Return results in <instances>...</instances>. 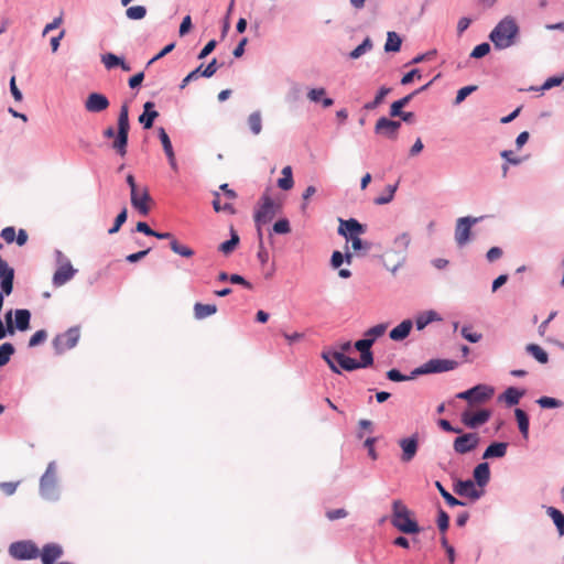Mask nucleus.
<instances>
[{
	"instance_id": "obj_56",
	"label": "nucleus",
	"mask_w": 564,
	"mask_h": 564,
	"mask_svg": "<svg viewBox=\"0 0 564 564\" xmlns=\"http://www.w3.org/2000/svg\"><path fill=\"white\" fill-rule=\"evenodd\" d=\"M273 231L275 234H280V235L289 234L291 231V226H290L289 220L285 218L278 220L273 225Z\"/></svg>"
},
{
	"instance_id": "obj_1",
	"label": "nucleus",
	"mask_w": 564,
	"mask_h": 564,
	"mask_svg": "<svg viewBox=\"0 0 564 564\" xmlns=\"http://www.w3.org/2000/svg\"><path fill=\"white\" fill-rule=\"evenodd\" d=\"M129 129H130L129 106L127 102H123L120 107V112L118 116L117 131L115 130L113 127H108L102 132V134L106 139H113L111 148L120 156H124L127 154Z\"/></svg>"
},
{
	"instance_id": "obj_52",
	"label": "nucleus",
	"mask_w": 564,
	"mask_h": 564,
	"mask_svg": "<svg viewBox=\"0 0 564 564\" xmlns=\"http://www.w3.org/2000/svg\"><path fill=\"white\" fill-rule=\"evenodd\" d=\"M101 61L107 69H111L120 65L121 57H118L112 53H107L101 56Z\"/></svg>"
},
{
	"instance_id": "obj_35",
	"label": "nucleus",
	"mask_w": 564,
	"mask_h": 564,
	"mask_svg": "<svg viewBox=\"0 0 564 564\" xmlns=\"http://www.w3.org/2000/svg\"><path fill=\"white\" fill-rule=\"evenodd\" d=\"M411 242V238L409 234L403 232L398 236L393 241V251L400 254H404L408 250V247Z\"/></svg>"
},
{
	"instance_id": "obj_31",
	"label": "nucleus",
	"mask_w": 564,
	"mask_h": 564,
	"mask_svg": "<svg viewBox=\"0 0 564 564\" xmlns=\"http://www.w3.org/2000/svg\"><path fill=\"white\" fill-rule=\"evenodd\" d=\"M14 316H15L14 329L18 328L19 330H22V332L29 329L31 314L28 310H24V308L17 310L14 312Z\"/></svg>"
},
{
	"instance_id": "obj_64",
	"label": "nucleus",
	"mask_w": 564,
	"mask_h": 564,
	"mask_svg": "<svg viewBox=\"0 0 564 564\" xmlns=\"http://www.w3.org/2000/svg\"><path fill=\"white\" fill-rule=\"evenodd\" d=\"M203 65H199L197 68L192 70L183 80L181 84V89L185 88L187 84L194 79H197L200 76Z\"/></svg>"
},
{
	"instance_id": "obj_6",
	"label": "nucleus",
	"mask_w": 564,
	"mask_h": 564,
	"mask_svg": "<svg viewBox=\"0 0 564 564\" xmlns=\"http://www.w3.org/2000/svg\"><path fill=\"white\" fill-rule=\"evenodd\" d=\"M279 212L280 205L275 204L270 196L264 195L260 208L254 214L259 238L262 236L261 225L270 223Z\"/></svg>"
},
{
	"instance_id": "obj_9",
	"label": "nucleus",
	"mask_w": 564,
	"mask_h": 564,
	"mask_svg": "<svg viewBox=\"0 0 564 564\" xmlns=\"http://www.w3.org/2000/svg\"><path fill=\"white\" fill-rule=\"evenodd\" d=\"M457 367V362L455 360L449 359H432L424 364L422 367L415 369L413 375H423V373H433V372H444L453 370Z\"/></svg>"
},
{
	"instance_id": "obj_57",
	"label": "nucleus",
	"mask_w": 564,
	"mask_h": 564,
	"mask_svg": "<svg viewBox=\"0 0 564 564\" xmlns=\"http://www.w3.org/2000/svg\"><path fill=\"white\" fill-rule=\"evenodd\" d=\"M463 337L470 343H478L481 339V334L471 332V327L464 326L462 328Z\"/></svg>"
},
{
	"instance_id": "obj_26",
	"label": "nucleus",
	"mask_w": 564,
	"mask_h": 564,
	"mask_svg": "<svg viewBox=\"0 0 564 564\" xmlns=\"http://www.w3.org/2000/svg\"><path fill=\"white\" fill-rule=\"evenodd\" d=\"M412 322L410 319H405L402 323H400L397 327H394L390 332V338L393 340H402L410 334V330L412 329Z\"/></svg>"
},
{
	"instance_id": "obj_62",
	"label": "nucleus",
	"mask_w": 564,
	"mask_h": 564,
	"mask_svg": "<svg viewBox=\"0 0 564 564\" xmlns=\"http://www.w3.org/2000/svg\"><path fill=\"white\" fill-rule=\"evenodd\" d=\"M15 228L10 226L3 228L0 236L7 243H12L15 240Z\"/></svg>"
},
{
	"instance_id": "obj_22",
	"label": "nucleus",
	"mask_w": 564,
	"mask_h": 564,
	"mask_svg": "<svg viewBox=\"0 0 564 564\" xmlns=\"http://www.w3.org/2000/svg\"><path fill=\"white\" fill-rule=\"evenodd\" d=\"M476 390L475 394L471 397V406L481 404L488 401L494 395V388L486 384H478L473 388Z\"/></svg>"
},
{
	"instance_id": "obj_54",
	"label": "nucleus",
	"mask_w": 564,
	"mask_h": 564,
	"mask_svg": "<svg viewBox=\"0 0 564 564\" xmlns=\"http://www.w3.org/2000/svg\"><path fill=\"white\" fill-rule=\"evenodd\" d=\"M490 52V45L488 43H481L474 47L470 53V57L473 58H481L486 56Z\"/></svg>"
},
{
	"instance_id": "obj_8",
	"label": "nucleus",
	"mask_w": 564,
	"mask_h": 564,
	"mask_svg": "<svg viewBox=\"0 0 564 564\" xmlns=\"http://www.w3.org/2000/svg\"><path fill=\"white\" fill-rule=\"evenodd\" d=\"M57 487V470L56 464L51 462L40 481L41 495L46 499H52L56 495Z\"/></svg>"
},
{
	"instance_id": "obj_50",
	"label": "nucleus",
	"mask_w": 564,
	"mask_h": 564,
	"mask_svg": "<svg viewBox=\"0 0 564 564\" xmlns=\"http://www.w3.org/2000/svg\"><path fill=\"white\" fill-rule=\"evenodd\" d=\"M159 138L161 140V143H162V147H163V150H164L166 156H172V154L174 153V150H173L170 137L167 135L164 128L159 129Z\"/></svg>"
},
{
	"instance_id": "obj_10",
	"label": "nucleus",
	"mask_w": 564,
	"mask_h": 564,
	"mask_svg": "<svg viewBox=\"0 0 564 564\" xmlns=\"http://www.w3.org/2000/svg\"><path fill=\"white\" fill-rule=\"evenodd\" d=\"M479 218L462 217L457 219L455 227V240L459 247L465 246L470 238L471 226L475 225Z\"/></svg>"
},
{
	"instance_id": "obj_11",
	"label": "nucleus",
	"mask_w": 564,
	"mask_h": 564,
	"mask_svg": "<svg viewBox=\"0 0 564 564\" xmlns=\"http://www.w3.org/2000/svg\"><path fill=\"white\" fill-rule=\"evenodd\" d=\"M479 440L477 433H465L454 440L453 448L457 454H467L478 446Z\"/></svg>"
},
{
	"instance_id": "obj_33",
	"label": "nucleus",
	"mask_w": 564,
	"mask_h": 564,
	"mask_svg": "<svg viewBox=\"0 0 564 564\" xmlns=\"http://www.w3.org/2000/svg\"><path fill=\"white\" fill-rule=\"evenodd\" d=\"M239 236L238 234L231 228V238L223 243L219 245L218 250L223 252L225 256L230 254L239 245Z\"/></svg>"
},
{
	"instance_id": "obj_45",
	"label": "nucleus",
	"mask_w": 564,
	"mask_h": 564,
	"mask_svg": "<svg viewBox=\"0 0 564 564\" xmlns=\"http://www.w3.org/2000/svg\"><path fill=\"white\" fill-rule=\"evenodd\" d=\"M14 270L8 272L1 278V292L3 295H10L13 290Z\"/></svg>"
},
{
	"instance_id": "obj_15",
	"label": "nucleus",
	"mask_w": 564,
	"mask_h": 564,
	"mask_svg": "<svg viewBox=\"0 0 564 564\" xmlns=\"http://www.w3.org/2000/svg\"><path fill=\"white\" fill-rule=\"evenodd\" d=\"M366 231L364 225H361L355 218H350L348 220H339L338 234L344 236L347 240L355 237L360 236Z\"/></svg>"
},
{
	"instance_id": "obj_25",
	"label": "nucleus",
	"mask_w": 564,
	"mask_h": 564,
	"mask_svg": "<svg viewBox=\"0 0 564 564\" xmlns=\"http://www.w3.org/2000/svg\"><path fill=\"white\" fill-rule=\"evenodd\" d=\"M307 98L313 102H322L324 108H328L334 105V100L326 97L325 88H313L308 90Z\"/></svg>"
},
{
	"instance_id": "obj_47",
	"label": "nucleus",
	"mask_w": 564,
	"mask_h": 564,
	"mask_svg": "<svg viewBox=\"0 0 564 564\" xmlns=\"http://www.w3.org/2000/svg\"><path fill=\"white\" fill-rule=\"evenodd\" d=\"M14 354V347L10 343L0 346V367L9 362L10 357Z\"/></svg>"
},
{
	"instance_id": "obj_49",
	"label": "nucleus",
	"mask_w": 564,
	"mask_h": 564,
	"mask_svg": "<svg viewBox=\"0 0 564 564\" xmlns=\"http://www.w3.org/2000/svg\"><path fill=\"white\" fill-rule=\"evenodd\" d=\"M351 241V248L356 252L367 253L370 250V242L364 241L359 236H355L349 239Z\"/></svg>"
},
{
	"instance_id": "obj_51",
	"label": "nucleus",
	"mask_w": 564,
	"mask_h": 564,
	"mask_svg": "<svg viewBox=\"0 0 564 564\" xmlns=\"http://www.w3.org/2000/svg\"><path fill=\"white\" fill-rule=\"evenodd\" d=\"M213 207L215 209V212H227L229 214H234L235 213V208L232 206L231 203H221L220 202V197H219V194L218 193H215V198L213 200Z\"/></svg>"
},
{
	"instance_id": "obj_53",
	"label": "nucleus",
	"mask_w": 564,
	"mask_h": 564,
	"mask_svg": "<svg viewBox=\"0 0 564 564\" xmlns=\"http://www.w3.org/2000/svg\"><path fill=\"white\" fill-rule=\"evenodd\" d=\"M127 220V208H123L118 216L116 217L113 226L108 230L110 235L116 234L119 231L120 227L126 223Z\"/></svg>"
},
{
	"instance_id": "obj_39",
	"label": "nucleus",
	"mask_w": 564,
	"mask_h": 564,
	"mask_svg": "<svg viewBox=\"0 0 564 564\" xmlns=\"http://www.w3.org/2000/svg\"><path fill=\"white\" fill-rule=\"evenodd\" d=\"M546 512L552 518L560 535H564V514L554 507H549Z\"/></svg>"
},
{
	"instance_id": "obj_4",
	"label": "nucleus",
	"mask_w": 564,
	"mask_h": 564,
	"mask_svg": "<svg viewBox=\"0 0 564 564\" xmlns=\"http://www.w3.org/2000/svg\"><path fill=\"white\" fill-rule=\"evenodd\" d=\"M322 356H323V359L327 362L329 368L335 373H340V370L338 369V367L336 366L335 362H337L343 369H345L347 371H352V370H356L359 368H365L364 366H361V360L357 361L354 358L347 357L343 352L327 351V352H323Z\"/></svg>"
},
{
	"instance_id": "obj_24",
	"label": "nucleus",
	"mask_w": 564,
	"mask_h": 564,
	"mask_svg": "<svg viewBox=\"0 0 564 564\" xmlns=\"http://www.w3.org/2000/svg\"><path fill=\"white\" fill-rule=\"evenodd\" d=\"M429 86L425 85L423 87H421L420 89L406 95L405 97L392 102L391 107H390V116L391 117H397L399 115H402V109L411 101V99L416 95L419 94L420 91H423L424 89H426V87Z\"/></svg>"
},
{
	"instance_id": "obj_55",
	"label": "nucleus",
	"mask_w": 564,
	"mask_h": 564,
	"mask_svg": "<svg viewBox=\"0 0 564 564\" xmlns=\"http://www.w3.org/2000/svg\"><path fill=\"white\" fill-rule=\"evenodd\" d=\"M46 338H47V333H46V330H44V329H40V330L35 332V333L31 336V338H30V340H29V346H30V347H35V346H37V345L42 344L43 341H45V340H46Z\"/></svg>"
},
{
	"instance_id": "obj_29",
	"label": "nucleus",
	"mask_w": 564,
	"mask_h": 564,
	"mask_svg": "<svg viewBox=\"0 0 564 564\" xmlns=\"http://www.w3.org/2000/svg\"><path fill=\"white\" fill-rule=\"evenodd\" d=\"M216 312L217 306L215 304L196 303L194 305V316L197 319H204L210 315H214Z\"/></svg>"
},
{
	"instance_id": "obj_12",
	"label": "nucleus",
	"mask_w": 564,
	"mask_h": 564,
	"mask_svg": "<svg viewBox=\"0 0 564 564\" xmlns=\"http://www.w3.org/2000/svg\"><path fill=\"white\" fill-rule=\"evenodd\" d=\"M400 127L401 123L399 121L381 117L376 122L375 132L388 139L394 140L398 137Z\"/></svg>"
},
{
	"instance_id": "obj_28",
	"label": "nucleus",
	"mask_w": 564,
	"mask_h": 564,
	"mask_svg": "<svg viewBox=\"0 0 564 564\" xmlns=\"http://www.w3.org/2000/svg\"><path fill=\"white\" fill-rule=\"evenodd\" d=\"M523 395L524 391L518 390L514 387H510L499 397V399L505 400L507 405L512 406L518 404Z\"/></svg>"
},
{
	"instance_id": "obj_2",
	"label": "nucleus",
	"mask_w": 564,
	"mask_h": 564,
	"mask_svg": "<svg viewBox=\"0 0 564 564\" xmlns=\"http://www.w3.org/2000/svg\"><path fill=\"white\" fill-rule=\"evenodd\" d=\"M519 35V26L512 17L503 18L491 31L489 39L498 50L512 46Z\"/></svg>"
},
{
	"instance_id": "obj_19",
	"label": "nucleus",
	"mask_w": 564,
	"mask_h": 564,
	"mask_svg": "<svg viewBox=\"0 0 564 564\" xmlns=\"http://www.w3.org/2000/svg\"><path fill=\"white\" fill-rule=\"evenodd\" d=\"M63 553V547L59 544L47 543L40 550L39 556L41 557L42 564H54L62 557Z\"/></svg>"
},
{
	"instance_id": "obj_20",
	"label": "nucleus",
	"mask_w": 564,
	"mask_h": 564,
	"mask_svg": "<svg viewBox=\"0 0 564 564\" xmlns=\"http://www.w3.org/2000/svg\"><path fill=\"white\" fill-rule=\"evenodd\" d=\"M372 345L371 339H367L366 337L355 343V348L360 351L361 366L364 367H369L373 364V356L370 350Z\"/></svg>"
},
{
	"instance_id": "obj_63",
	"label": "nucleus",
	"mask_w": 564,
	"mask_h": 564,
	"mask_svg": "<svg viewBox=\"0 0 564 564\" xmlns=\"http://www.w3.org/2000/svg\"><path fill=\"white\" fill-rule=\"evenodd\" d=\"M217 59L213 58L205 68L202 67L200 76L209 78L217 72Z\"/></svg>"
},
{
	"instance_id": "obj_61",
	"label": "nucleus",
	"mask_w": 564,
	"mask_h": 564,
	"mask_svg": "<svg viewBox=\"0 0 564 564\" xmlns=\"http://www.w3.org/2000/svg\"><path fill=\"white\" fill-rule=\"evenodd\" d=\"M564 80V76H553L547 78L544 84L542 85V90L551 89L552 87L560 86Z\"/></svg>"
},
{
	"instance_id": "obj_41",
	"label": "nucleus",
	"mask_w": 564,
	"mask_h": 564,
	"mask_svg": "<svg viewBox=\"0 0 564 564\" xmlns=\"http://www.w3.org/2000/svg\"><path fill=\"white\" fill-rule=\"evenodd\" d=\"M248 124L253 134H259L262 130V117L260 111H254L248 117Z\"/></svg>"
},
{
	"instance_id": "obj_32",
	"label": "nucleus",
	"mask_w": 564,
	"mask_h": 564,
	"mask_svg": "<svg viewBox=\"0 0 564 564\" xmlns=\"http://www.w3.org/2000/svg\"><path fill=\"white\" fill-rule=\"evenodd\" d=\"M281 174L282 177L278 180V186L283 191H290L294 185L292 167L290 165L284 166Z\"/></svg>"
},
{
	"instance_id": "obj_44",
	"label": "nucleus",
	"mask_w": 564,
	"mask_h": 564,
	"mask_svg": "<svg viewBox=\"0 0 564 564\" xmlns=\"http://www.w3.org/2000/svg\"><path fill=\"white\" fill-rule=\"evenodd\" d=\"M372 48V42L369 37H366L364 42L358 45L355 50H352L349 54L350 58L357 59L362 56L365 53Z\"/></svg>"
},
{
	"instance_id": "obj_30",
	"label": "nucleus",
	"mask_w": 564,
	"mask_h": 564,
	"mask_svg": "<svg viewBox=\"0 0 564 564\" xmlns=\"http://www.w3.org/2000/svg\"><path fill=\"white\" fill-rule=\"evenodd\" d=\"M507 443H492L486 448L482 458L503 457L507 453Z\"/></svg>"
},
{
	"instance_id": "obj_7",
	"label": "nucleus",
	"mask_w": 564,
	"mask_h": 564,
	"mask_svg": "<svg viewBox=\"0 0 564 564\" xmlns=\"http://www.w3.org/2000/svg\"><path fill=\"white\" fill-rule=\"evenodd\" d=\"M80 337V328L78 326H74L68 328L63 334H58L53 339V347L57 354H63L66 350L74 348Z\"/></svg>"
},
{
	"instance_id": "obj_42",
	"label": "nucleus",
	"mask_w": 564,
	"mask_h": 564,
	"mask_svg": "<svg viewBox=\"0 0 564 564\" xmlns=\"http://www.w3.org/2000/svg\"><path fill=\"white\" fill-rule=\"evenodd\" d=\"M387 328H388L387 324H378V325L372 326L369 329H367L365 333V337L367 339H371V343L373 344L377 338L384 335Z\"/></svg>"
},
{
	"instance_id": "obj_60",
	"label": "nucleus",
	"mask_w": 564,
	"mask_h": 564,
	"mask_svg": "<svg viewBox=\"0 0 564 564\" xmlns=\"http://www.w3.org/2000/svg\"><path fill=\"white\" fill-rule=\"evenodd\" d=\"M538 403L545 409L558 408L561 405V401L551 397H542L538 400Z\"/></svg>"
},
{
	"instance_id": "obj_43",
	"label": "nucleus",
	"mask_w": 564,
	"mask_h": 564,
	"mask_svg": "<svg viewBox=\"0 0 564 564\" xmlns=\"http://www.w3.org/2000/svg\"><path fill=\"white\" fill-rule=\"evenodd\" d=\"M391 91L388 87H381L379 91L377 93L375 99L370 102H367L364 108L367 110H373L376 109L384 99V97Z\"/></svg>"
},
{
	"instance_id": "obj_14",
	"label": "nucleus",
	"mask_w": 564,
	"mask_h": 564,
	"mask_svg": "<svg viewBox=\"0 0 564 564\" xmlns=\"http://www.w3.org/2000/svg\"><path fill=\"white\" fill-rule=\"evenodd\" d=\"M152 198L147 187H142L131 193V205L142 215L147 216L150 212Z\"/></svg>"
},
{
	"instance_id": "obj_3",
	"label": "nucleus",
	"mask_w": 564,
	"mask_h": 564,
	"mask_svg": "<svg viewBox=\"0 0 564 564\" xmlns=\"http://www.w3.org/2000/svg\"><path fill=\"white\" fill-rule=\"evenodd\" d=\"M392 525L405 534H416L421 531L419 523L413 518L412 511L401 501L392 502Z\"/></svg>"
},
{
	"instance_id": "obj_46",
	"label": "nucleus",
	"mask_w": 564,
	"mask_h": 564,
	"mask_svg": "<svg viewBox=\"0 0 564 564\" xmlns=\"http://www.w3.org/2000/svg\"><path fill=\"white\" fill-rule=\"evenodd\" d=\"M435 487L437 488V490L440 491L441 496L445 499V501L451 506V507H455V506H463L464 502H462L460 500L456 499L454 496H452L444 487L443 485L440 482V481H436L435 482Z\"/></svg>"
},
{
	"instance_id": "obj_59",
	"label": "nucleus",
	"mask_w": 564,
	"mask_h": 564,
	"mask_svg": "<svg viewBox=\"0 0 564 564\" xmlns=\"http://www.w3.org/2000/svg\"><path fill=\"white\" fill-rule=\"evenodd\" d=\"M437 525L442 532H445L448 529L449 517L443 509L438 510Z\"/></svg>"
},
{
	"instance_id": "obj_21",
	"label": "nucleus",
	"mask_w": 564,
	"mask_h": 564,
	"mask_svg": "<svg viewBox=\"0 0 564 564\" xmlns=\"http://www.w3.org/2000/svg\"><path fill=\"white\" fill-rule=\"evenodd\" d=\"M454 491L462 497H468L476 500L480 497V492L476 489L471 480H459L454 485Z\"/></svg>"
},
{
	"instance_id": "obj_27",
	"label": "nucleus",
	"mask_w": 564,
	"mask_h": 564,
	"mask_svg": "<svg viewBox=\"0 0 564 564\" xmlns=\"http://www.w3.org/2000/svg\"><path fill=\"white\" fill-rule=\"evenodd\" d=\"M474 478L480 487L487 485L490 478L489 465L487 463L477 465L474 469Z\"/></svg>"
},
{
	"instance_id": "obj_58",
	"label": "nucleus",
	"mask_w": 564,
	"mask_h": 564,
	"mask_svg": "<svg viewBox=\"0 0 564 564\" xmlns=\"http://www.w3.org/2000/svg\"><path fill=\"white\" fill-rule=\"evenodd\" d=\"M476 89H477V86H465V87L460 88L457 91V95L455 98V104L459 105L460 102H463L466 99V97L469 96Z\"/></svg>"
},
{
	"instance_id": "obj_36",
	"label": "nucleus",
	"mask_w": 564,
	"mask_h": 564,
	"mask_svg": "<svg viewBox=\"0 0 564 564\" xmlns=\"http://www.w3.org/2000/svg\"><path fill=\"white\" fill-rule=\"evenodd\" d=\"M527 351L541 364H546L549 361L547 352L536 344H529L527 346Z\"/></svg>"
},
{
	"instance_id": "obj_16",
	"label": "nucleus",
	"mask_w": 564,
	"mask_h": 564,
	"mask_svg": "<svg viewBox=\"0 0 564 564\" xmlns=\"http://www.w3.org/2000/svg\"><path fill=\"white\" fill-rule=\"evenodd\" d=\"M75 273L76 270L73 268L69 260L64 259V261L59 263L57 270L53 275V284L57 288L62 286L69 280H72Z\"/></svg>"
},
{
	"instance_id": "obj_40",
	"label": "nucleus",
	"mask_w": 564,
	"mask_h": 564,
	"mask_svg": "<svg viewBox=\"0 0 564 564\" xmlns=\"http://www.w3.org/2000/svg\"><path fill=\"white\" fill-rule=\"evenodd\" d=\"M440 319L437 314L433 311L425 312L419 315L415 319V325L419 330L425 328L431 322Z\"/></svg>"
},
{
	"instance_id": "obj_5",
	"label": "nucleus",
	"mask_w": 564,
	"mask_h": 564,
	"mask_svg": "<svg viewBox=\"0 0 564 564\" xmlns=\"http://www.w3.org/2000/svg\"><path fill=\"white\" fill-rule=\"evenodd\" d=\"M9 555L19 561L34 560L40 555V549L31 540L13 542L9 545Z\"/></svg>"
},
{
	"instance_id": "obj_23",
	"label": "nucleus",
	"mask_w": 564,
	"mask_h": 564,
	"mask_svg": "<svg viewBox=\"0 0 564 564\" xmlns=\"http://www.w3.org/2000/svg\"><path fill=\"white\" fill-rule=\"evenodd\" d=\"M143 108L144 111L139 117V121L143 124L144 129H150L152 128L154 120L159 117V112L153 110L154 104L152 101H147Z\"/></svg>"
},
{
	"instance_id": "obj_34",
	"label": "nucleus",
	"mask_w": 564,
	"mask_h": 564,
	"mask_svg": "<svg viewBox=\"0 0 564 564\" xmlns=\"http://www.w3.org/2000/svg\"><path fill=\"white\" fill-rule=\"evenodd\" d=\"M516 419L519 425L520 433L524 438L529 436V417L527 413L521 409H516Z\"/></svg>"
},
{
	"instance_id": "obj_13",
	"label": "nucleus",
	"mask_w": 564,
	"mask_h": 564,
	"mask_svg": "<svg viewBox=\"0 0 564 564\" xmlns=\"http://www.w3.org/2000/svg\"><path fill=\"white\" fill-rule=\"evenodd\" d=\"M491 416V411L482 409L477 412L466 410L462 413V422L469 429H476L485 424Z\"/></svg>"
},
{
	"instance_id": "obj_17",
	"label": "nucleus",
	"mask_w": 564,
	"mask_h": 564,
	"mask_svg": "<svg viewBox=\"0 0 564 564\" xmlns=\"http://www.w3.org/2000/svg\"><path fill=\"white\" fill-rule=\"evenodd\" d=\"M399 445L402 449L401 462L409 463L417 453L419 437L417 435H412L410 437L401 438L399 441Z\"/></svg>"
},
{
	"instance_id": "obj_37",
	"label": "nucleus",
	"mask_w": 564,
	"mask_h": 564,
	"mask_svg": "<svg viewBox=\"0 0 564 564\" xmlns=\"http://www.w3.org/2000/svg\"><path fill=\"white\" fill-rule=\"evenodd\" d=\"M402 40L395 32H388L387 42L384 44L386 52H399Z\"/></svg>"
},
{
	"instance_id": "obj_18",
	"label": "nucleus",
	"mask_w": 564,
	"mask_h": 564,
	"mask_svg": "<svg viewBox=\"0 0 564 564\" xmlns=\"http://www.w3.org/2000/svg\"><path fill=\"white\" fill-rule=\"evenodd\" d=\"M109 107L108 98L100 93H91L85 100V109L88 112H101Z\"/></svg>"
},
{
	"instance_id": "obj_38",
	"label": "nucleus",
	"mask_w": 564,
	"mask_h": 564,
	"mask_svg": "<svg viewBox=\"0 0 564 564\" xmlns=\"http://www.w3.org/2000/svg\"><path fill=\"white\" fill-rule=\"evenodd\" d=\"M170 248L173 252L184 258H191L194 256V250L188 246L182 245L177 239H172Z\"/></svg>"
},
{
	"instance_id": "obj_48",
	"label": "nucleus",
	"mask_w": 564,
	"mask_h": 564,
	"mask_svg": "<svg viewBox=\"0 0 564 564\" xmlns=\"http://www.w3.org/2000/svg\"><path fill=\"white\" fill-rule=\"evenodd\" d=\"M147 9L143 6H133L127 9L126 15L130 20H141L145 17Z\"/></svg>"
}]
</instances>
